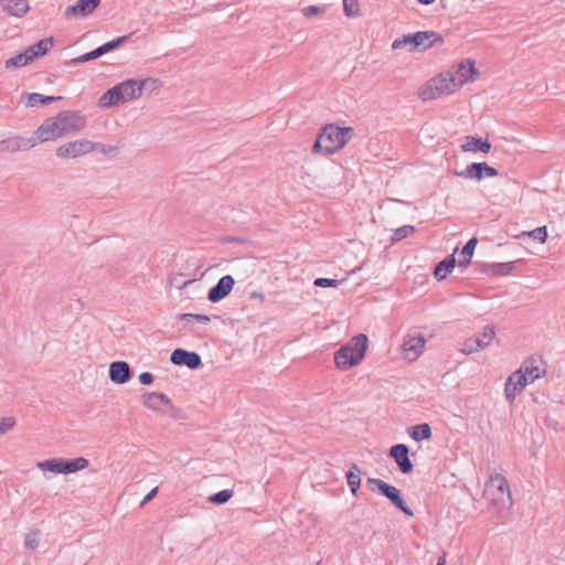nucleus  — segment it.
<instances>
[{
    "mask_svg": "<svg viewBox=\"0 0 565 565\" xmlns=\"http://www.w3.org/2000/svg\"><path fill=\"white\" fill-rule=\"evenodd\" d=\"M353 128L326 125L312 145V153L333 154L342 149L353 136Z\"/></svg>",
    "mask_w": 565,
    "mask_h": 565,
    "instance_id": "nucleus-1",
    "label": "nucleus"
},
{
    "mask_svg": "<svg viewBox=\"0 0 565 565\" xmlns=\"http://www.w3.org/2000/svg\"><path fill=\"white\" fill-rule=\"evenodd\" d=\"M369 347V338L364 333H359L351 338V340L342 345L334 353V363L338 369L347 371L360 364L364 359L365 352Z\"/></svg>",
    "mask_w": 565,
    "mask_h": 565,
    "instance_id": "nucleus-2",
    "label": "nucleus"
},
{
    "mask_svg": "<svg viewBox=\"0 0 565 565\" xmlns=\"http://www.w3.org/2000/svg\"><path fill=\"white\" fill-rule=\"evenodd\" d=\"M444 43V38L434 31H418L415 33L405 34L399 39H396L392 43V49L397 50L405 46L409 47L411 52L418 50H428L436 45Z\"/></svg>",
    "mask_w": 565,
    "mask_h": 565,
    "instance_id": "nucleus-3",
    "label": "nucleus"
},
{
    "mask_svg": "<svg viewBox=\"0 0 565 565\" xmlns=\"http://www.w3.org/2000/svg\"><path fill=\"white\" fill-rule=\"evenodd\" d=\"M458 89L452 75L446 71L440 73L437 77L429 79L418 93L422 100L427 102L436 99L444 95H449Z\"/></svg>",
    "mask_w": 565,
    "mask_h": 565,
    "instance_id": "nucleus-4",
    "label": "nucleus"
},
{
    "mask_svg": "<svg viewBox=\"0 0 565 565\" xmlns=\"http://www.w3.org/2000/svg\"><path fill=\"white\" fill-rule=\"evenodd\" d=\"M366 483L372 492L379 491L383 497L387 498L396 509L401 510L407 516L414 515L412 509L406 505L401 491L396 487L377 478H369Z\"/></svg>",
    "mask_w": 565,
    "mask_h": 565,
    "instance_id": "nucleus-5",
    "label": "nucleus"
},
{
    "mask_svg": "<svg viewBox=\"0 0 565 565\" xmlns=\"http://www.w3.org/2000/svg\"><path fill=\"white\" fill-rule=\"evenodd\" d=\"M158 82L159 81L157 78L149 77L145 79H126L117 84L116 86L119 89L120 103L139 98L147 84H151V87H157Z\"/></svg>",
    "mask_w": 565,
    "mask_h": 565,
    "instance_id": "nucleus-6",
    "label": "nucleus"
},
{
    "mask_svg": "<svg viewBox=\"0 0 565 565\" xmlns=\"http://www.w3.org/2000/svg\"><path fill=\"white\" fill-rule=\"evenodd\" d=\"M96 149L95 142L88 139H79L60 146L56 149V156L62 159L78 158L83 154L89 153Z\"/></svg>",
    "mask_w": 565,
    "mask_h": 565,
    "instance_id": "nucleus-7",
    "label": "nucleus"
},
{
    "mask_svg": "<svg viewBox=\"0 0 565 565\" xmlns=\"http://www.w3.org/2000/svg\"><path fill=\"white\" fill-rule=\"evenodd\" d=\"M484 493L493 504L503 503L505 497L508 499L511 497L509 483L501 475L490 478V481L486 484Z\"/></svg>",
    "mask_w": 565,
    "mask_h": 565,
    "instance_id": "nucleus-8",
    "label": "nucleus"
},
{
    "mask_svg": "<svg viewBox=\"0 0 565 565\" xmlns=\"http://www.w3.org/2000/svg\"><path fill=\"white\" fill-rule=\"evenodd\" d=\"M177 322L181 324L180 331H185L196 335H203L200 326H207L211 318L200 313H180L175 317Z\"/></svg>",
    "mask_w": 565,
    "mask_h": 565,
    "instance_id": "nucleus-9",
    "label": "nucleus"
},
{
    "mask_svg": "<svg viewBox=\"0 0 565 565\" xmlns=\"http://www.w3.org/2000/svg\"><path fill=\"white\" fill-rule=\"evenodd\" d=\"M448 72L452 75L458 88L479 74L475 66V61L470 58L454 65Z\"/></svg>",
    "mask_w": 565,
    "mask_h": 565,
    "instance_id": "nucleus-10",
    "label": "nucleus"
},
{
    "mask_svg": "<svg viewBox=\"0 0 565 565\" xmlns=\"http://www.w3.org/2000/svg\"><path fill=\"white\" fill-rule=\"evenodd\" d=\"M62 135L79 131L85 127V118L75 111H62L56 117Z\"/></svg>",
    "mask_w": 565,
    "mask_h": 565,
    "instance_id": "nucleus-11",
    "label": "nucleus"
},
{
    "mask_svg": "<svg viewBox=\"0 0 565 565\" xmlns=\"http://www.w3.org/2000/svg\"><path fill=\"white\" fill-rule=\"evenodd\" d=\"M532 383L521 371L513 372L504 385V394L509 402H513L527 384Z\"/></svg>",
    "mask_w": 565,
    "mask_h": 565,
    "instance_id": "nucleus-12",
    "label": "nucleus"
},
{
    "mask_svg": "<svg viewBox=\"0 0 565 565\" xmlns=\"http://www.w3.org/2000/svg\"><path fill=\"white\" fill-rule=\"evenodd\" d=\"M409 448L405 444H396L391 447L390 456L396 462L402 473L408 475L413 471L414 466L409 459Z\"/></svg>",
    "mask_w": 565,
    "mask_h": 565,
    "instance_id": "nucleus-13",
    "label": "nucleus"
},
{
    "mask_svg": "<svg viewBox=\"0 0 565 565\" xmlns=\"http://www.w3.org/2000/svg\"><path fill=\"white\" fill-rule=\"evenodd\" d=\"M170 361L174 365H185L191 370H196L202 365L200 354L184 349H175L170 355Z\"/></svg>",
    "mask_w": 565,
    "mask_h": 565,
    "instance_id": "nucleus-14",
    "label": "nucleus"
},
{
    "mask_svg": "<svg viewBox=\"0 0 565 565\" xmlns=\"http://www.w3.org/2000/svg\"><path fill=\"white\" fill-rule=\"evenodd\" d=\"M545 363L541 356H531L526 359L518 371L524 373V375L533 383L535 380L546 374Z\"/></svg>",
    "mask_w": 565,
    "mask_h": 565,
    "instance_id": "nucleus-15",
    "label": "nucleus"
},
{
    "mask_svg": "<svg viewBox=\"0 0 565 565\" xmlns=\"http://www.w3.org/2000/svg\"><path fill=\"white\" fill-rule=\"evenodd\" d=\"M36 145V139L34 137L23 138V137H10L3 140H0V152H17V151H25L33 148Z\"/></svg>",
    "mask_w": 565,
    "mask_h": 565,
    "instance_id": "nucleus-16",
    "label": "nucleus"
},
{
    "mask_svg": "<svg viewBox=\"0 0 565 565\" xmlns=\"http://www.w3.org/2000/svg\"><path fill=\"white\" fill-rule=\"evenodd\" d=\"M142 404L153 412L164 413V407H172L171 399L163 393L149 392L142 395Z\"/></svg>",
    "mask_w": 565,
    "mask_h": 565,
    "instance_id": "nucleus-17",
    "label": "nucleus"
},
{
    "mask_svg": "<svg viewBox=\"0 0 565 565\" xmlns=\"http://www.w3.org/2000/svg\"><path fill=\"white\" fill-rule=\"evenodd\" d=\"M35 139L42 142L62 137L56 118L46 119L34 132Z\"/></svg>",
    "mask_w": 565,
    "mask_h": 565,
    "instance_id": "nucleus-18",
    "label": "nucleus"
},
{
    "mask_svg": "<svg viewBox=\"0 0 565 565\" xmlns=\"http://www.w3.org/2000/svg\"><path fill=\"white\" fill-rule=\"evenodd\" d=\"M224 269L221 264L207 267L200 278L186 279L183 282H198V280H217V282H236L232 275H223Z\"/></svg>",
    "mask_w": 565,
    "mask_h": 565,
    "instance_id": "nucleus-19",
    "label": "nucleus"
},
{
    "mask_svg": "<svg viewBox=\"0 0 565 565\" xmlns=\"http://www.w3.org/2000/svg\"><path fill=\"white\" fill-rule=\"evenodd\" d=\"M132 376L129 364L125 361H115L109 365V379L115 384H125Z\"/></svg>",
    "mask_w": 565,
    "mask_h": 565,
    "instance_id": "nucleus-20",
    "label": "nucleus"
},
{
    "mask_svg": "<svg viewBox=\"0 0 565 565\" xmlns=\"http://www.w3.org/2000/svg\"><path fill=\"white\" fill-rule=\"evenodd\" d=\"M426 340L423 335L413 337L408 334L403 342V350L409 361L416 360L423 352Z\"/></svg>",
    "mask_w": 565,
    "mask_h": 565,
    "instance_id": "nucleus-21",
    "label": "nucleus"
},
{
    "mask_svg": "<svg viewBox=\"0 0 565 565\" xmlns=\"http://www.w3.org/2000/svg\"><path fill=\"white\" fill-rule=\"evenodd\" d=\"M514 268H515L514 262L478 265L479 271L488 275L489 277H499V276L508 275Z\"/></svg>",
    "mask_w": 565,
    "mask_h": 565,
    "instance_id": "nucleus-22",
    "label": "nucleus"
},
{
    "mask_svg": "<svg viewBox=\"0 0 565 565\" xmlns=\"http://www.w3.org/2000/svg\"><path fill=\"white\" fill-rule=\"evenodd\" d=\"M457 252L458 247L455 248V252L452 254L445 257L435 266L434 276L438 281L446 279L447 275L452 271L456 265H458L457 259L455 257Z\"/></svg>",
    "mask_w": 565,
    "mask_h": 565,
    "instance_id": "nucleus-23",
    "label": "nucleus"
},
{
    "mask_svg": "<svg viewBox=\"0 0 565 565\" xmlns=\"http://www.w3.org/2000/svg\"><path fill=\"white\" fill-rule=\"evenodd\" d=\"M465 152H477L488 153L491 150V143L487 139L480 137L468 136L466 143L461 146Z\"/></svg>",
    "mask_w": 565,
    "mask_h": 565,
    "instance_id": "nucleus-24",
    "label": "nucleus"
},
{
    "mask_svg": "<svg viewBox=\"0 0 565 565\" xmlns=\"http://www.w3.org/2000/svg\"><path fill=\"white\" fill-rule=\"evenodd\" d=\"M54 39L52 36L40 40L33 45L26 49V53L30 61L33 62L35 58L43 56L53 46Z\"/></svg>",
    "mask_w": 565,
    "mask_h": 565,
    "instance_id": "nucleus-25",
    "label": "nucleus"
},
{
    "mask_svg": "<svg viewBox=\"0 0 565 565\" xmlns=\"http://www.w3.org/2000/svg\"><path fill=\"white\" fill-rule=\"evenodd\" d=\"M0 4L4 11L14 17H22L29 10L26 0H0Z\"/></svg>",
    "mask_w": 565,
    "mask_h": 565,
    "instance_id": "nucleus-26",
    "label": "nucleus"
},
{
    "mask_svg": "<svg viewBox=\"0 0 565 565\" xmlns=\"http://www.w3.org/2000/svg\"><path fill=\"white\" fill-rule=\"evenodd\" d=\"M477 244H478L477 237H471L465 244V246L462 247V249L459 254V258L457 260L458 267H460L461 269H466L470 265Z\"/></svg>",
    "mask_w": 565,
    "mask_h": 565,
    "instance_id": "nucleus-27",
    "label": "nucleus"
},
{
    "mask_svg": "<svg viewBox=\"0 0 565 565\" xmlns=\"http://www.w3.org/2000/svg\"><path fill=\"white\" fill-rule=\"evenodd\" d=\"M455 174L463 179L480 181L484 178L483 164L482 162H473L469 164L465 170L456 171Z\"/></svg>",
    "mask_w": 565,
    "mask_h": 565,
    "instance_id": "nucleus-28",
    "label": "nucleus"
},
{
    "mask_svg": "<svg viewBox=\"0 0 565 565\" xmlns=\"http://www.w3.org/2000/svg\"><path fill=\"white\" fill-rule=\"evenodd\" d=\"M119 89L117 86H113L107 89L98 100V106L102 108H110L120 104Z\"/></svg>",
    "mask_w": 565,
    "mask_h": 565,
    "instance_id": "nucleus-29",
    "label": "nucleus"
},
{
    "mask_svg": "<svg viewBox=\"0 0 565 565\" xmlns=\"http://www.w3.org/2000/svg\"><path fill=\"white\" fill-rule=\"evenodd\" d=\"M407 433L416 441L429 439L431 437V428L427 423L412 426L407 429Z\"/></svg>",
    "mask_w": 565,
    "mask_h": 565,
    "instance_id": "nucleus-30",
    "label": "nucleus"
},
{
    "mask_svg": "<svg viewBox=\"0 0 565 565\" xmlns=\"http://www.w3.org/2000/svg\"><path fill=\"white\" fill-rule=\"evenodd\" d=\"M234 285H214L209 291L207 299L211 302H218L228 296Z\"/></svg>",
    "mask_w": 565,
    "mask_h": 565,
    "instance_id": "nucleus-31",
    "label": "nucleus"
},
{
    "mask_svg": "<svg viewBox=\"0 0 565 565\" xmlns=\"http://www.w3.org/2000/svg\"><path fill=\"white\" fill-rule=\"evenodd\" d=\"M36 467L42 471H51L54 473H64V459H50L38 462Z\"/></svg>",
    "mask_w": 565,
    "mask_h": 565,
    "instance_id": "nucleus-32",
    "label": "nucleus"
},
{
    "mask_svg": "<svg viewBox=\"0 0 565 565\" xmlns=\"http://www.w3.org/2000/svg\"><path fill=\"white\" fill-rule=\"evenodd\" d=\"M348 486L353 494H356L361 486L360 469L358 465L352 463L350 470L345 475Z\"/></svg>",
    "mask_w": 565,
    "mask_h": 565,
    "instance_id": "nucleus-33",
    "label": "nucleus"
},
{
    "mask_svg": "<svg viewBox=\"0 0 565 565\" xmlns=\"http://www.w3.org/2000/svg\"><path fill=\"white\" fill-rule=\"evenodd\" d=\"M28 97V106L30 107H36L39 105H47L53 102L60 100L61 96H45L39 93H29L26 94Z\"/></svg>",
    "mask_w": 565,
    "mask_h": 565,
    "instance_id": "nucleus-34",
    "label": "nucleus"
},
{
    "mask_svg": "<svg viewBox=\"0 0 565 565\" xmlns=\"http://www.w3.org/2000/svg\"><path fill=\"white\" fill-rule=\"evenodd\" d=\"M217 241L221 244L235 245L237 247V249H235L233 253H237V254L243 252V247L249 246L252 244V241H249L246 237L230 236V235L221 236V237H218Z\"/></svg>",
    "mask_w": 565,
    "mask_h": 565,
    "instance_id": "nucleus-35",
    "label": "nucleus"
},
{
    "mask_svg": "<svg viewBox=\"0 0 565 565\" xmlns=\"http://www.w3.org/2000/svg\"><path fill=\"white\" fill-rule=\"evenodd\" d=\"M495 332L492 326H486L482 333L473 337L477 341L478 347L481 349L487 348L494 339Z\"/></svg>",
    "mask_w": 565,
    "mask_h": 565,
    "instance_id": "nucleus-36",
    "label": "nucleus"
},
{
    "mask_svg": "<svg viewBox=\"0 0 565 565\" xmlns=\"http://www.w3.org/2000/svg\"><path fill=\"white\" fill-rule=\"evenodd\" d=\"M100 0H78L76 8L78 9L79 17L85 18L93 13L99 6Z\"/></svg>",
    "mask_w": 565,
    "mask_h": 565,
    "instance_id": "nucleus-37",
    "label": "nucleus"
},
{
    "mask_svg": "<svg viewBox=\"0 0 565 565\" xmlns=\"http://www.w3.org/2000/svg\"><path fill=\"white\" fill-rule=\"evenodd\" d=\"M87 466H88V460L83 457H78V458L71 459V460L64 459L65 475L83 470Z\"/></svg>",
    "mask_w": 565,
    "mask_h": 565,
    "instance_id": "nucleus-38",
    "label": "nucleus"
},
{
    "mask_svg": "<svg viewBox=\"0 0 565 565\" xmlns=\"http://www.w3.org/2000/svg\"><path fill=\"white\" fill-rule=\"evenodd\" d=\"M32 63L30 61V57L26 53V50L22 53H19L17 54L15 56L13 57H10L9 60L6 61L4 63V66L6 68H11V67H21V66H25L28 64Z\"/></svg>",
    "mask_w": 565,
    "mask_h": 565,
    "instance_id": "nucleus-39",
    "label": "nucleus"
},
{
    "mask_svg": "<svg viewBox=\"0 0 565 565\" xmlns=\"http://www.w3.org/2000/svg\"><path fill=\"white\" fill-rule=\"evenodd\" d=\"M131 35H132V33L122 35V36L116 38V39L108 41V42L104 43L103 45H100L99 49H100L103 55L116 50L121 44L126 43L130 39Z\"/></svg>",
    "mask_w": 565,
    "mask_h": 565,
    "instance_id": "nucleus-40",
    "label": "nucleus"
},
{
    "mask_svg": "<svg viewBox=\"0 0 565 565\" xmlns=\"http://www.w3.org/2000/svg\"><path fill=\"white\" fill-rule=\"evenodd\" d=\"M234 491L230 489L222 490L209 497V502L213 504H225L233 497Z\"/></svg>",
    "mask_w": 565,
    "mask_h": 565,
    "instance_id": "nucleus-41",
    "label": "nucleus"
},
{
    "mask_svg": "<svg viewBox=\"0 0 565 565\" xmlns=\"http://www.w3.org/2000/svg\"><path fill=\"white\" fill-rule=\"evenodd\" d=\"M103 55L99 46L96 47L95 50L90 51V52H87L85 54H82L75 58H73L71 61V64H82V63H85V62H88V61H92V60H95V58H98Z\"/></svg>",
    "mask_w": 565,
    "mask_h": 565,
    "instance_id": "nucleus-42",
    "label": "nucleus"
},
{
    "mask_svg": "<svg viewBox=\"0 0 565 565\" xmlns=\"http://www.w3.org/2000/svg\"><path fill=\"white\" fill-rule=\"evenodd\" d=\"M523 235L532 237L533 239L539 241L540 243H545L547 239V230L546 226H540L534 228L533 231L523 233Z\"/></svg>",
    "mask_w": 565,
    "mask_h": 565,
    "instance_id": "nucleus-43",
    "label": "nucleus"
},
{
    "mask_svg": "<svg viewBox=\"0 0 565 565\" xmlns=\"http://www.w3.org/2000/svg\"><path fill=\"white\" fill-rule=\"evenodd\" d=\"M343 10L347 17H358L360 14L358 0H343Z\"/></svg>",
    "mask_w": 565,
    "mask_h": 565,
    "instance_id": "nucleus-44",
    "label": "nucleus"
},
{
    "mask_svg": "<svg viewBox=\"0 0 565 565\" xmlns=\"http://www.w3.org/2000/svg\"><path fill=\"white\" fill-rule=\"evenodd\" d=\"M414 232H415V227L412 225L401 226L394 231L393 241L394 242L402 241V239L406 238L407 236H409L411 234H413Z\"/></svg>",
    "mask_w": 565,
    "mask_h": 565,
    "instance_id": "nucleus-45",
    "label": "nucleus"
},
{
    "mask_svg": "<svg viewBox=\"0 0 565 565\" xmlns=\"http://www.w3.org/2000/svg\"><path fill=\"white\" fill-rule=\"evenodd\" d=\"M39 531H33L25 535L24 545L30 550H35L39 546Z\"/></svg>",
    "mask_w": 565,
    "mask_h": 565,
    "instance_id": "nucleus-46",
    "label": "nucleus"
},
{
    "mask_svg": "<svg viewBox=\"0 0 565 565\" xmlns=\"http://www.w3.org/2000/svg\"><path fill=\"white\" fill-rule=\"evenodd\" d=\"M479 350H480V348L478 347L476 339L469 338L463 342L460 351L463 354H471V353L478 352Z\"/></svg>",
    "mask_w": 565,
    "mask_h": 565,
    "instance_id": "nucleus-47",
    "label": "nucleus"
},
{
    "mask_svg": "<svg viewBox=\"0 0 565 565\" xmlns=\"http://www.w3.org/2000/svg\"><path fill=\"white\" fill-rule=\"evenodd\" d=\"M15 425V419L13 417H4L0 420V435H3L11 430Z\"/></svg>",
    "mask_w": 565,
    "mask_h": 565,
    "instance_id": "nucleus-48",
    "label": "nucleus"
},
{
    "mask_svg": "<svg viewBox=\"0 0 565 565\" xmlns=\"http://www.w3.org/2000/svg\"><path fill=\"white\" fill-rule=\"evenodd\" d=\"M324 9L318 6H309L302 9V13L306 18H310L312 15L319 14L323 12Z\"/></svg>",
    "mask_w": 565,
    "mask_h": 565,
    "instance_id": "nucleus-49",
    "label": "nucleus"
},
{
    "mask_svg": "<svg viewBox=\"0 0 565 565\" xmlns=\"http://www.w3.org/2000/svg\"><path fill=\"white\" fill-rule=\"evenodd\" d=\"M96 145V149H99L104 154H109V153H117L118 150L120 149V146H109V147H106L105 145L103 143H95Z\"/></svg>",
    "mask_w": 565,
    "mask_h": 565,
    "instance_id": "nucleus-50",
    "label": "nucleus"
},
{
    "mask_svg": "<svg viewBox=\"0 0 565 565\" xmlns=\"http://www.w3.org/2000/svg\"><path fill=\"white\" fill-rule=\"evenodd\" d=\"M482 164H483L484 178L486 177L493 178V177L499 175V171L495 168L489 166L487 162H482Z\"/></svg>",
    "mask_w": 565,
    "mask_h": 565,
    "instance_id": "nucleus-51",
    "label": "nucleus"
},
{
    "mask_svg": "<svg viewBox=\"0 0 565 565\" xmlns=\"http://www.w3.org/2000/svg\"><path fill=\"white\" fill-rule=\"evenodd\" d=\"M139 382L142 384V385H150L152 384L153 382V375L149 372H142L140 375H139Z\"/></svg>",
    "mask_w": 565,
    "mask_h": 565,
    "instance_id": "nucleus-52",
    "label": "nucleus"
},
{
    "mask_svg": "<svg viewBox=\"0 0 565 565\" xmlns=\"http://www.w3.org/2000/svg\"><path fill=\"white\" fill-rule=\"evenodd\" d=\"M65 15L66 17H79L78 9L76 8V3L74 6L66 8Z\"/></svg>",
    "mask_w": 565,
    "mask_h": 565,
    "instance_id": "nucleus-53",
    "label": "nucleus"
},
{
    "mask_svg": "<svg viewBox=\"0 0 565 565\" xmlns=\"http://www.w3.org/2000/svg\"><path fill=\"white\" fill-rule=\"evenodd\" d=\"M158 492V487H154L141 501L140 505H145L147 502L152 500Z\"/></svg>",
    "mask_w": 565,
    "mask_h": 565,
    "instance_id": "nucleus-54",
    "label": "nucleus"
},
{
    "mask_svg": "<svg viewBox=\"0 0 565 565\" xmlns=\"http://www.w3.org/2000/svg\"><path fill=\"white\" fill-rule=\"evenodd\" d=\"M313 282H344V279L316 278Z\"/></svg>",
    "mask_w": 565,
    "mask_h": 565,
    "instance_id": "nucleus-55",
    "label": "nucleus"
},
{
    "mask_svg": "<svg viewBox=\"0 0 565 565\" xmlns=\"http://www.w3.org/2000/svg\"><path fill=\"white\" fill-rule=\"evenodd\" d=\"M417 1L425 6H428V4H431L433 2H435V0H417Z\"/></svg>",
    "mask_w": 565,
    "mask_h": 565,
    "instance_id": "nucleus-56",
    "label": "nucleus"
},
{
    "mask_svg": "<svg viewBox=\"0 0 565 565\" xmlns=\"http://www.w3.org/2000/svg\"><path fill=\"white\" fill-rule=\"evenodd\" d=\"M436 565H446V558H445V556L439 557V558H438V562H437V564H436Z\"/></svg>",
    "mask_w": 565,
    "mask_h": 565,
    "instance_id": "nucleus-57",
    "label": "nucleus"
},
{
    "mask_svg": "<svg viewBox=\"0 0 565 565\" xmlns=\"http://www.w3.org/2000/svg\"><path fill=\"white\" fill-rule=\"evenodd\" d=\"M156 87H151V84H147L143 89H154Z\"/></svg>",
    "mask_w": 565,
    "mask_h": 565,
    "instance_id": "nucleus-58",
    "label": "nucleus"
},
{
    "mask_svg": "<svg viewBox=\"0 0 565 565\" xmlns=\"http://www.w3.org/2000/svg\"><path fill=\"white\" fill-rule=\"evenodd\" d=\"M321 287H337L338 285H327V284H323V285H320Z\"/></svg>",
    "mask_w": 565,
    "mask_h": 565,
    "instance_id": "nucleus-59",
    "label": "nucleus"
}]
</instances>
